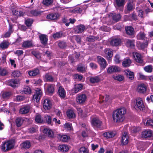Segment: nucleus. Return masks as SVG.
I'll return each mask as SVG.
<instances>
[{"label": "nucleus", "mask_w": 153, "mask_h": 153, "mask_svg": "<svg viewBox=\"0 0 153 153\" xmlns=\"http://www.w3.org/2000/svg\"><path fill=\"white\" fill-rule=\"evenodd\" d=\"M126 112V109L125 108H121L114 111L112 114L114 121L116 123L123 122L124 120V116Z\"/></svg>", "instance_id": "obj_1"}, {"label": "nucleus", "mask_w": 153, "mask_h": 153, "mask_svg": "<svg viewBox=\"0 0 153 153\" xmlns=\"http://www.w3.org/2000/svg\"><path fill=\"white\" fill-rule=\"evenodd\" d=\"M15 141L14 140H10L4 142L1 147L2 151L5 152L11 150L15 146Z\"/></svg>", "instance_id": "obj_2"}, {"label": "nucleus", "mask_w": 153, "mask_h": 153, "mask_svg": "<svg viewBox=\"0 0 153 153\" xmlns=\"http://www.w3.org/2000/svg\"><path fill=\"white\" fill-rule=\"evenodd\" d=\"M43 105L44 108L46 110H50L52 108V103L48 98H43Z\"/></svg>", "instance_id": "obj_3"}, {"label": "nucleus", "mask_w": 153, "mask_h": 153, "mask_svg": "<svg viewBox=\"0 0 153 153\" xmlns=\"http://www.w3.org/2000/svg\"><path fill=\"white\" fill-rule=\"evenodd\" d=\"M97 61L102 69L104 70L108 65L106 60L101 56L97 57Z\"/></svg>", "instance_id": "obj_4"}, {"label": "nucleus", "mask_w": 153, "mask_h": 153, "mask_svg": "<svg viewBox=\"0 0 153 153\" xmlns=\"http://www.w3.org/2000/svg\"><path fill=\"white\" fill-rule=\"evenodd\" d=\"M136 105L134 106L135 109H139L140 110H143L145 108L143 101L141 98H138L136 99Z\"/></svg>", "instance_id": "obj_5"}, {"label": "nucleus", "mask_w": 153, "mask_h": 153, "mask_svg": "<svg viewBox=\"0 0 153 153\" xmlns=\"http://www.w3.org/2000/svg\"><path fill=\"white\" fill-rule=\"evenodd\" d=\"M87 99V96L85 94H79L76 97V100L79 104H83L85 101Z\"/></svg>", "instance_id": "obj_6"}, {"label": "nucleus", "mask_w": 153, "mask_h": 153, "mask_svg": "<svg viewBox=\"0 0 153 153\" xmlns=\"http://www.w3.org/2000/svg\"><path fill=\"white\" fill-rule=\"evenodd\" d=\"M92 126L94 127L99 128L102 124V122L97 117L93 118L91 122Z\"/></svg>", "instance_id": "obj_7"}, {"label": "nucleus", "mask_w": 153, "mask_h": 153, "mask_svg": "<svg viewBox=\"0 0 153 153\" xmlns=\"http://www.w3.org/2000/svg\"><path fill=\"white\" fill-rule=\"evenodd\" d=\"M120 68L117 66H110L107 69V73L109 74H111L114 72H120Z\"/></svg>", "instance_id": "obj_8"}, {"label": "nucleus", "mask_w": 153, "mask_h": 153, "mask_svg": "<svg viewBox=\"0 0 153 153\" xmlns=\"http://www.w3.org/2000/svg\"><path fill=\"white\" fill-rule=\"evenodd\" d=\"M133 54L134 58L136 62L140 63L142 65L143 64L142 57L140 54L137 52H134L133 53Z\"/></svg>", "instance_id": "obj_9"}, {"label": "nucleus", "mask_w": 153, "mask_h": 153, "mask_svg": "<svg viewBox=\"0 0 153 153\" xmlns=\"http://www.w3.org/2000/svg\"><path fill=\"white\" fill-rule=\"evenodd\" d=\"M108 17L112 19L115 22L119 21L121 17L120 14H116L115 13L109 14Z\"/></svg>", "instance_id": "obj_10"}, {"label": "nucleus", "mask_w": 153, "mask_h": 153, "mask_svg": "<svg viewBox=\"0 0 153 153\" xmlns=\"http://www.w3.org/2000/svg\"><path fill=\"white\" fill-rule=\"evenodd\" d=\"M146 86L144 83H142L138 85L137 91L139 93H144L146 91Z\"/></svg>", "instance_id": "obj_11"}, {"label": "nucleus", "mask_w": 153, "mask_h": 153, "mask_svg": "<svg viewBox=\"0 0 153 153\" xmlns=\"http://www.w3.org/2000/svg\"><path fill=\"white\" fill-rule=\"evenodd\" d=\"M42 96V92L40 89H38L36 91L35 94L33 95V98L36 102H38Z\"/></svg>", "instance_id": "obj_12"}, {"label": "nucleus", "mask_w": 153, "mask_h": 153, "mask_svg": "<svg viewBox=\"0 0 153 153\" xmlns=\"http://www.w3.org/2000/svg\"><path fill=\"white\" fill-rule=\"evenodd\" d=\"M125 30L127 35L132 36V38L134 37V31L133 27L131 26L127 27H125Z\"/></svg>", "instance_id": "obj_13"}, {"label": "nucleus", "mask_w": 153, "mask_h": 153, "mask_svg": "<svg viewBox=\"0 0 153 153\" xmlns=\"http://www.w3.org/2000/svg\"><path fill=\"white\" fill-rule=\"evenodd\" d=\"M128 137L126 132L123 133L121 139V144L122 145H126L128 142Z\"/></svg>", "instance_id": "obj_14"}, {"label": "nucleus", "mask_w": 153, "mask_h": 153, "mask_svg": "<svg viewBox=\"0 0 153 153\" xmlns=\"http://www.w3.org/2000/svg\"><path fill=\"white\" fill-rule=\"evenodd\" d=\"M33 46V44L31 41L29 40H27L24 41L22 44V47L23 49H26L32 47Z\"/></svg>", "instance_id": "obj_15"}, {"label": "nucleus", "mask_w": 153, "mask_h": 153, "mask_svg": "<svg viewBox=\"0 0 153 153\" xmlns=\"http://www.w3.org/2000/svg\"><path fill=\"white\" fill-rule=\"evenodd\" d=\"M121 42L120 39L118 38H113L110 42V44L112 46H117L120 45Z\"/></svg>", "instance_id": "obj_16"}, {"label": "nucleus", "mask_w": 153, "mask_h": 153, "mask_svg": "<svg viewBox=\"0 0 153 153\" xmlns=\"http://www.w3.org/2000/svg\"><path fill=\"white\" fill-rule=\"evenodd\" d=\"M19 84V81L16 79H11L8 82V85L13 88L18 86Z\"/></svg>", "instance_id": "obj_17"}, {"label": "nucleus", "mask_w": 153, "mask_h": 153, "mask_svg": "<svg viewBox=\"0 0 153 153\" xmlns=\"http://www.w3.org/2000/svg\"><path fill=\"white\" fill-rule=\"evenodd\" d=\"M89 81L91 83H97L101 81V79L99 76H91L90 77Z\"/></svg>", "instance_id": "obj_18"}, {"label": "nucleus", "mask_w": 153, "mask_h": 153, "mask_svg": "<svg viewBox=\"0 0 153 153\" xmlns=\"http://www.w3.org/2000/svg\"><path fill=\"white\" fill-rule=\"evenodd\" d=\"M40 73L39 69L36 68L28 71V74L31 76H34L38 75Z\"/></svg>", "instance_id": "obj_19"}, {"label": "nucleus", "mask_w": 153, "mask_h": 153, "mask_svg": "<svg viewBox=\"0 0 153 153\" xmlns=\"http://www.w3.org/2000/svg\"><path fill=\"white\" fill-rule=\"evenodd\" d=\"M60 15L58 13H51L48 15L47 18L50 20H56L58 19Z\"/></svg>", "instance_id": "obj_20"}, {"label": "nucleus", "mask_w": 153, "mask_h": 153, "mask_svg": "<svg viewBox=\"0 0 153 153\" xmlns=\"http://www.w3.org/2000/svg\"><path fill=\"white\" fill-rule=\"evenodd\" d=\"M39 38L41 43L44 45H45L47 44L48 39L47 35L41 34L39 36Z\"/></svg>", "instance_id": "obj_21"}, {"label": "nucleus", "mask_w": 153, "mask_h": 153, "mask_svg": "<svg viewBox=\"0 0 153 153\" xmlns=\"http://www.w3.org/2000/svg\"><path fill=\"white\" fill-rule=\"evenodd\" d=\"M20 146L22 149H28L31 146L30 143L29 141L27 140L21 143Z\"/></svg>", "instance_id": "obj_22"}, {"label": "nucleus", "mask_w": 153, "mask_h": 153, "mask_svg": "<svg viewBox=\"0 0 153 153\" xmlns=\"http://www.w3.org/2000/svg\"><path fill=\"white\" fill-rule=\"evenodd\" d=\"M152 135V131L151 130L145 131L142 132V137L144 138L150 137Z\"/></svg>", "instance_id": "obj_23"}, {"label": "nucleus", "mask_w": 153, "mask_h": 153, "mask_svg": "<svg viewBox=\"0 0 153 153\" xmlns=\"http://www.w3.org/2000/svg\"><path fill=\"white\" fill-rule=\"evenodd\" d=\"M125 74L130 79L133 80L134 78V74L133 72H131L128 70L125 71Z\"/></svg>", "instance_id": "obj_24"}, {"label": "nucleus", "mask_w": 153, "mask_h": 153, "mask_svg": "<svg viewBox=\"0 0 153 153\" xmlns=\"http://www.w3.org/2000/svg\"><path fill=\"white\" fill-rule=\"evenodd\" d=\"M30 109V107L28 105H26L20 110V113L22 114H26L29 112Z\"/></svg>", "instance_id": "obj_25"}, {"label": "nucleus", "mask_w": 153, "mask_h": 153, "mask_svg": "<svg viewBox=\"0 0 153 153\" xmlns=\"http://www.w3.org/2000/svg\"><path fill=\"white\" fill-rule=\"evenodd\" d=\"M85 28V27L84 25H80L76 27L75 30L76 33H79L83 32Z\"/></svg>", "instance_id": "obj_26"}, {"label": "nucleus", "mask_w": 153, "mask_h": 153, "mask_svg": "<svg viewBox=\"0 0 153 153\" xmlns=\"http://www.w3.org/2000/svg\"><path fill=\"white\" fill-rule=\"evenodd\" d=\"M104 51L107 58H110L112 57L113 53L111 49L110 48H106Z\"/></svg>", "instance_id": "obj_27"}, {"label": "nucleus", "mask_w": 153, "mask_h": 153, "mask_svg": "<svg viewBox=\"0 0 153 153\" xmlns=\"http://www.w3.org/2000/svg\"><path fill=\"white\" fill-rule=\"evenodd\" d=\"M131 63V61L129 58L125 59L122 62L123 66L124 67H129Z\"/></svg>", "instance_id": "obj_28"}, {"label": "nucleus", "mask_w": 153, "mask_h": 153, "mask_svg": "<svg viewBox=\"0 0 153 153\" xmlns=\"http://www.w3.org/2000/svg\"><path fill=\"white\" fill-rule=\"evenodd\" d=\"M127 7V10H133L135 9V4L133 2L132 0H128Z\"/></svg>", "instance_id": "obj_29"}, {"label": "nucleus", "mask_w": 153, "mask_h": 153, "mask_svg": "<svg viewBox=\"0 0 153 153\" xmlns=\"http://www.w3.org/2000/svg\"><path fill=\"white\" fill-rule=\"evenodd\" d=\"M58 92L59 95L60 97L62 98L65 97L66 93L64 88L62 87H59L58 90Z\"/></svg>", "instance_id": "obj_30"}, {"label": "nucleus", "mask_w": 153, "mask_h": 153, "mask_svg": "<svg viewBox=\"0 0 153 153\" xmlns=\"http://www.w3.org/2000/svg\"><path fill=\"white\" fill-rule=\"evenodd\" d=\"M126 44L127 46L131 48L134 47L135 46V40L133 39H126L125 40Z\"/></svg>", "instance_id": "obj_31"}, {"label": "nucleus", "mask_w": 153, "mask_h": 153, "mask_svg": "<svg viewBox=\"0 0 153 153\" xmlns=\"http://www.w3.org/2000/svg\"><path fill=\"white\" fill-rule=\"evenodd\" d=\"M55 85L53 84H50L48 85L47 89V91L50 94H52L54 91Z\"/></svg>", "instance_id": "obj_32"}, {"label": "nucleus", "mask_w": 153, "mask_h": 153, "mask_svg": "<svg viewBox=\"0 0 153 153\" xmlns=\"http://www.w3.org/2000/svg\"><path fill=\"white\" fill-rule=\"evenodd\" d=\"M43 11H39V10H31L30 12V14L28 15L30 16H38L40 15Z\"/></svg>", "instance_id": "obj_33"}, {"label": "nucleus", "mask_w": 153, "mask_h": 153, "mask_svg": "<svg viewBox=\"0 0 153 153\" xmlns=\"http://www.w3.org/2000/svg\"><path fill=\"white\" fill-rule=\"evenodd\" d=\"M58 149L62 152H66L69 150L68 146L66 145H62L59 146Z\"/></svg>", "instance_id": "obj_34"}, {"label": "nucleus", "mask_w": 153, "mask_h": 153, "mask_svg": "<svg viewBox=\"0 0 153 153\" xmlns=\"http://www.w3.org/2000/svg\"><path fill=\"white\" fill-rule=\"evenodd\" d=\"M44 133L48 137H52L53 136V132L50 129H45L44 130Z\"/></svg>", "instance_id": "obj_35"}, {"label": "nucleus", "mask_w": 153, "mask_h": 153, "mask_svg": "<svg viewBox=\"0 0 153 153\" xmlns=\"http://www.w3.org/2000/svg\"><path fill=\"white\" fill-rule=\"evenodd\" d=\"M59 136L60 140L63 142H67L70 139L69 137L66 135H61L59 134Z\"/></svg>", "instance_id": "obj_36"}, {"label": "nucleus", "mask_w": 153, "mask_h": 153, "mask_svg": "<svg viewBox=\"0 0 153 153\" xmlns=\"http://www.w3.org/2000/svg\"><path fill=\"white\" fill-rule=\"evenodd\" d=\"M98 36H89L86 38V40L89 42H92L98 39Z\"/></svg>", "instance_id": "obj_37"}, {"label": "nucleus", "mask_w": 153, "mask_h": 153, "mask_svg": "<svg viewBox=\"0 0 153 153\" xmlns=\"http://www.w3.org/2000/svg\"><path fill=\"white\" fill-rule=\"evenodd\" d=\"M33 22V20L31 18H27L25 19V23L27 27L31 26Z\"/></svg>", "instance_id": "obj_38"}, {"label": "nucleus", "mask_w": 153, "mask_h": 153, "mask_svg": "<svg viewBox=\"0 0 153 153\" xmlns=\"http://www.w3.org/2000/svg\"><path fill=\"white\" fill-rule=\"evenodd\" d=\"M114 135V133L111 131L105 132L103 134V136L107 138H112L113 137Z\"/></svg>", "instance_id": "obj_39"}, {"label": "nucleus", "mask_w": 153, "mask_h": 153, "mask_svg": "<svg viewBox=\"0 0 153 153\" xmlns=\"http://www.w3.org/2000/svg\"><path fill=\"white\" fill-rule=\"evenodd\" d=\"M24 119L21 117H19L16 118V125L18 127L21 126L22 124Z\"/></svg>", "instance_id": "obj_40"}, {"label": "nucleus", "mask_w": 153, "mask_h": 153, "mask_svg": "<svg viewBox=\"0 0 153 153\" xmlns=\"http://www.w3.org/2000/svg\"><path fill=\"white\" fill-rule=\"evenodd\" d=\"M83 86L82 84H79L75 85L74 91L75 93H77L82 88Z\"/></svg>", "instance_id": "obj_41"}, {"label": "nucleus", "mask_w": 153, "mask_h": 153, "mask_svg": "<svg viewBox=\"0 0 153 153\" xmlns=\"http://www.w3.org/2000/svg\"><path fill=\"white\" fill-rule=\"evenodd\" d=\"M12 12L13 15L19 17L23 16L24 14L23 12L20 10H12Z\"/></svg>", "instance_id": "obj_42"}, {"label": "nucleus", "mask_w": 153, "mask_h": 153, "mask_svg": "<svg viewBox=\"0 0 153 153\" xmlns=\"http://www.w3.org/2000/svg\"><path fill=\"white\" fill-rule=\"evenodd\" d=\"M113 79L119 81H121L124 80V76L120 75H113L112 76Z\"/></svg>", "instance_id": "obj_43"}, {"label": "nucleus", "mask_w": 153, "mask_h": 153, "mask_svg": "<svg viewBox=\"0 0 153 153\" xmlns=\"http://www.w3.org/2000/svg\"><path fill=\"white\" fill-rule=\"evenodd\" d=\"M146 35L144 32H140L136 36L137 39L144 40L145 37Z\"/></svg>", "instance_id": "obj_44"}, {"label": "nucleus", "mask_w": 153, "mask_h": 153, "mask_svg": "<svg viewBox=\"0 0 153 153\" xmlns=\"http://www.w3.org/2000/svg\"><path fill=\"white\" fill-rule=\"evenodd\" d=\"M2 97L4 99L9 97L11 95V93L9 92H2L1 93Z\"/></svg>", "instance_id": "obj_45"}, {"label": "nucleus", "mask_w": 153, "mask_h": 153, "mask_svg": "<svg viewBox=\"0 0 153 153\" xmlns=\"http://www.w3.org/2000/svg\"><path fill=\"white\" fill-rule=\"evenodd\" d=\"M67 115L69 118H73L75 117V114L73 111L69 110L67 112Z\"/></svg>", "instance_id": "obj_46"}, {"label": "nucleus", "mask_w": 153, "mask_h": 153, "mask_svg": "<svg viewBox=\"0 0 153 153\" xmlns=\"http://www.w3.org/2000/svg\"><path fill=\"white\" fill-rule=\"evenodd\" d=\"M44 118L47 123L50 125H53L52 122V119L50 116L46 115L45 116Z\"/></svg>", "instance_id": "obj_47"}, {"label": "nucleus", "mask_w": 153, "mask_h": 153, "mask_svg": "<svg viewBox=\"0 0 153 153\" xmlns=\"http://www.w3.org/2000/svg\"><path fill=\"white\" fill-rule=\"evenodd\" d=\"M63 36V33L61 32H57L53 35V37L54 39H58L62 37Z\"/></svg>", "instance_id": "obj_48"}, {"label": "nucleus", "mask_w": 153, "mask_h": 153, "mask_svg": "<svg viewBox=\"0 0 153 153\" xmlns=\"http://www.w3.org/2000/svg\"><path fill=\"white\" fill-rule=\"evenodd\" d=\"M58 45L61 48H64L67 46L66 43L63 41H59Z\"/></svg>", "instance_id": "obj_49"}, {"label": "nucleus", "mask_w": 153, "mask_h": 153, "mask_svg": "<svg viewBox=\"0 0 153 153\" xmlns=\"http://www.w3.org/2000/svg\"><path fill=\"white\" fill-rule=\"evenodd\" d=\"M144 69L146 72L151 73L152 71L153 67L152 65H150L145 67Z\"/></svg>", "instance_id": "obj_50"}, {"label": "nucleus", "mask_w": 153, "mask_h": 153, "mask_svg": "<svg viewBox=\"0 0 153 153\" xmlns=\"http://www.w3.org/2000/svg\"><path fill=\"white\" fill-rule=\"evenodd\" d=\"M79 153H88L89 151L88 149L85 147H81L79 150Z\"/></svg>", "instance_id": "obj_51"}, {"label": "nucleus", "mask_w": 153, "mask_h": 153, "mask_svg": "<svg viewBox=\"0 0 153 153\" xmlns=\"http://www.w3.org/2000/svg\"><path fill=\"white\" fill-rule=\"evenodd\" d=\"M45 78L47 81L50 82H52L53 81V77L48 74H46L45 76Z\"/></svg>", "instance_id": "obj_52"}, {"label": "nucleus", "mask_w": 153, "mask_h": 153, "mask_svg": "<svg viewBox=\"0 0 153 153\" xmlns=\"http://www.w3.org/2000/svg\"><path fill=\"white\" fill-rule=\"evenodd\" d=\"M125 0H116L117 5L119 7L123 6L125 4Z\"/></svg>", "instance_id": "obj_53"}, {"label": "nucleus", "mask_w": 153, "mask_h": 153, "mask_svg": "<svg viewBox=\"0 0 153 153\" xmlns=\"http://www.w3.org/2000/svg\"><path fill=\"white\" fill-rule=\"evenodd\" d=\"M35 120L36 122L39 123H41L43 121V120L40 115H38L36 116Z\"/></svg>", "instance_id": "obj_54"}, {"label": "nucleus", "mask_w": 153, "mask_h": 153, "mask_svg": "<svg viewBox=\"0 0 153 153\" xmlns=\"http://www.w3.org/2000/svg\"><path fill=\"white\" fill-rule=\"evenodd\" d=\"M9 45V44L6 42H2L0 44V47L2 49L7 48Z\"/></svg>", "instance_id": "obj_55"}, {"label": "nucleus", "mask_w": 153, "mask_h": 153, "mask_svg": "<svg viewBox=\"0 0 153 153\" xmlns=\"http://www.w3.org/2000/svg\"><path fill=\"white\" fill-rule=\"evenodd\" d=\"M25 94H29L31 93V91L30 88L28 86H26L25 88L22 91Z\"/></svg>", "instance_id": "obj_56"}, {"label": "nucleus", "mask_w": 153, "mask_h": 153, "mask_svg": "<svg viewBox=\"0 0 153 153\" xmlns=\"http://www.w3.org/2000/svg\"><path fill=\"white\" fill-rule=\"evenodd\" d=\"M7 71L4 68H0V75L4 76L7 75Z\"/></svg>", "instance_id": "obj_57"}, {"label": "nucleus", "mask_w": 153, "mask_h": 153, "mask_svg": "<svg viewBox=\"0 0 153 153\" xmlns=\"http://www.w3.org/2000/svg\"><path fill=\"white\" fill-rule=\"evenodd\" d=\"M53 2V0H43L42 3L46 6H48L52 4Z\"/></svg>", "instance_id": "obj_58"}, {"label": "nucleus", "mask_w": 153, "mask_h": 153, "mask_svg": "<svg viewBox=\"0 0 153 153\" xmlns=\"http://www.w3.org/2000/svg\"><path fill=\"white\" fill-rule=\"evenodd\" d=\"M21 75V73L19 70H16L14 71L12 73V76L14 77H19Z\"/></svg>", "instance_id": "obj_59"}, {"label": "nucleus", "mask_w": 153, "mask_h": 153, "mask_svg": "<svg viewBox=\"0 0 153 153\" xmlns=\"http://www.w3.org/2000/svg\"><path fill=\"white\" fill-rule=\"evenodd\" d=\"M114 60L116 63H119L120 62L121 59L119 55L116 54L114 57Z\"/></svg>", "instance_id": "obj_60"}, {"label": "nucleus", "mask_w": 153, "mask_h": 153, "mask_svg": "<svg viewBox=\"0 0 153 153\" xmlns=\"http://www.w3.org/2000/svg\"><path fill=\"white\" fill-rule=\"evenodd\" d=\"M78 71L82 73H84L85 72V68L83 66H78L77 68Z\"/></svg>", "instance_id": "obj_61"}, {"label": "nucleus", "mask_w": 153, "mask_h": 153, "mask_svg": "<svg viewBox=\"0 0 153 153\" xmlns=\"http://www.w3.org/2000/svg\"><path fill=\"white\" fill-rule=\"evenodd\" d=\"M100 100H102V101L103 102L104 101H108L109 99V96L108 95H106L105 97L104 96H101L100 97Z\"/></svg>", "instance_id": "obj_62"}, {"label": "nucleus", "mask_w": 153, "mask_h": 153, "mask_svg": "<svg viewBox=\"0 0 153 153\" xmlns=\"http://www.w3.org/2000/svg\"><path fill=\"white\" fill-rule=\"evenodd\" d=\"M87 5L85 4L80 6H78L75 9H77V10H85L87 9Z\"/></svg>", "instance_id": "obj_63"}, {"label": "nucleus", "mask_w": 153, "mask_h": 153, "mask_svg": "<svg viewBox=\"0 0 153 153\" xmlns=\"http://www.w3.org/2000/svg\"><path fill=\"white\" fill-rule=\"evenodd\" d=\"M146 124L148 126H153V120L152 119H149L147 120L146 123Z\"/></svg>", "instance_id": "obj_64"}]
</instances>
